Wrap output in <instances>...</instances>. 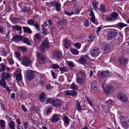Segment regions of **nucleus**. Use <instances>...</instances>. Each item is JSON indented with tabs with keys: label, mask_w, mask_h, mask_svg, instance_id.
Segmentation results:
<instances>
[{
	"label": "nucleus",
	"mask_w": 129,
	"mask_h": 129,
	"mask_svg": "<svg viewBox=\"0 0 129 129\" xmlns=\"http://www.w3.org/2000/svg\"><path fill=\"white\" fill-rule=\"evenodd\" d=\"M76 81L80 85H83L87 81L86 75L85 71H80L77 74Z\"/></svg>",
	"instance_id": "nucleus-1"
},
{
	"label": "nucleus",
	"mask_w": 129,
	"mask_h": 129,
	"mask_svg": "<svg viewBox=\"0 0 129 129\" xmlns=\"http://www.w3.org/2000/svg\"><path fill=\"white\" fill-rule=\"evenodd\" d=\"M11 41H14L16 42L22 41L23 43L26 44L28 45H29L30 44V41L27 38L20 35L13 37L11 39Z\"/></svg>",
	"instance_id": "nucleus-2"
},
{
	"label": "nucleus",
	"mask_w": 129,
	"mask_h": 129,
	"mask_svg": "<svg viewBox=\"0 0 129 129\" xmlns=\"http://www.w3.org/2000/svg\"><path fill=\"white\" fill-rule=\"evenodd\" d=\"M49 43L48 38H46L39 47L38 51L42 52L44 51L45 49L49 47Z\"/></svg>",
	"instance_id": "nucleus-3"
},
{
	"label": "nucleus",
	"mask_w": 129,
	"mask_h": 129,
	"mask_svg": "<svg viewBox=\"0 0 129 129\" xmlns=\"http://www.w3.org/2000/svg\"><path fill=\"white\" fill-rule=\"evenodd\" d=\"M46 101L47 103H51L55 107H59L62 104L61 101L57 98H49L47 99Z\"/></svg>",
	"instance_id": "nucleus-4"
},
{
	"label": "nucleus",
	"mask_w": 129,
	"mask_h": 129,
	"mask_svg": "<svg viewBox=\"0 0 129 129\" xmlns=\"http://www.w3.org/2000/svg\"><path fill=\"white\" fill-rule=\"evenodd\" d=\"M102 87L104 92L107 95H109L110 93L111 94L114 90L113 87L107 85L106 84H104Z\"/></svg>",
	"instance_id": "nucleus-5"
},
{
	"label": "nucleus",
	"mask_w": 129,
	"mask_h": 129,
	"mask_svg": "<svg viewBox=\"0 0 129 129\" xmlns=\"http://www.w3.org/2000/svg\"><path fill=\"white\" fill-rule=\"evenodd\" d=\"M117 34V32L114 30L109 31L106 36V40L109 41L112 40L116 37Z\"/></svg>",
	"instance_id": "nucleus-6"
},
{
	"label": "nucleus",
	"mask_w": 129,
	"mask_h": 129,
	"mask_svg": "<svg viewBox=\"0 0 129 129\" xmlns=\"http://www.w3.org/2000/svg\"><path fill=\"white\" fill-rule=\"evenodd\" d=\"M31 61L29 57L25 55L22 57L21 63L22 64L25 66H27L30 64Z\"/></svg>",
	"instance_id": "nucleus-7"
},
{
	"label": "nucleus",
	"mask_w": 129,
	"mask_h": 129,
	"mask_svg": "<svg viewBox=\"0 0 129 129\" xmlns=\"http://www.w3.org/2000/svg\"><path fill=\"white\" fill-rule=\"evenodd\" d=\"M116 97L119 100L122 102H126L128 100L127 96L122 93H119L117 94Z\"/></svg>",
	"instance_id": "nucleus-8"
},
{
	"label": "nucleus",
	"mask_w": 129,
	"mask_h": 129,
	"mask_svg": "<svg viewBox=\"0 0 129 129\" xmlns=\"http://www.w3.org/2000/svg\"><path fill=\"white\" fill-rule=\"evenodd\" d=\"M90 86V91L92 93H95L98 88V84L96 81H92L91 82Z\"/></svg>",
	"instance_id": "nucleus-9"
},
{
	"label": "nucleus",
	"mask_w": 129,
	"mask_h": 129,
	"mask_svg": "<svg viewBox=\"0 0 129 129\" xmlns=\"http://www.w3.org/2000/svg\"><path fill=\"white\" fill-rule=\"evenodd\" d=\"M54 58L57 60H60L62 58V56L60 52L57 50H55L53 53Z\"/></svg>",
	"instance_id": "nucleus-10"
},
{
	"label": "nucleus",
	"mask_w": 129,
	"mask_h": 129,
	"mask_svg": "<svg viewBox=\"0 0 129 129\" xmlns=\"http://www.w3.org/2000/svg\"><path fill=\"white\" fill-rule=\"evenodd\" d=\"M100 52L99 48L95 47L90 50V54L92 56L96 57L99 55Z\"/></svg>",
	"instance_id": "nucleus-11"
},
{
	"label": "nucleus",
	"mask_w": 129,
	"mask_h": 129,
	"mask_svg": "<svg viewBox=\"0 0 129 129\" xmlns=\"http://www.w3.org/2000/svg\"><path fill=\"white\" fill-rule=\"evenodd\" d=\"M26 76L27 80L28 81H30L34 78V76L33 71L30 70L27 71Z\"/></svg>",
	"instance_id": "nucleus-12"
},
{
	"label": "nucleus",
	"mask_w": 129,
	"mask_h": 129,
	"mask_svg": "<svg viewBox=\"0 0 129 129\" xmlns=\"http://www.w3.org/2000/svg\"><path fill=\"white\" fill-rule=\"evenodd\" d=\"M100 77L102 78H106L109 77L112 75V73L108 70L102 72L100 73Z\"/></svg>",
	"instance_id": "nucleus-13"
},
{
	"label": "nucleus",
	"mask_w": 129,
	"mask_h": 129,
	"mask_svg": "<svg viewBox=\"0 0 129 129\" xmlns=\"http://www.w3.org/2000/svg\"><path fill=\"white\" fill-rule=\"evenodd\" d=\"M38 53V61L39 63L40 64H44L45 61V59L44 55L42 53Z\"/></svg>",
	"instance_id": "nucleus-14"
},
{
	"label": "nucleus",
	"mask_w": 129,
	"mask_h": 129,
	"mask_svg": "<svg viewBox=\"0 0 129 129\" xmlns=\"http://www.w3.org/2000/svg\"><path fill=\"white\" fill-rule=\"evenodd\" d=\"M15 75L16 77V80L18 81L22 80V76L21 73V70H17L16 72H15Z\"/></svg>",
	"instance_id": "nucleus-15"
},
{
	"label": "nucleus",
	"mask_w": 129,
	"mask_h": 129,
	"mask_svg": "<svg viewBox=\"0 0 129 129\" xmlns=\"http://www.w3.org/2000/svg\"><path fill=\"white\" fill-rule=\"evenodd\" d=\"M1 77L4 79L8 80L11 78V74L8 72H3Z\"/></svg>",
	"instance_id": "nucleus-16"
},
{
	"label": "nucleus",
	"mask_w": 129,
	"mask_h": 129,
	"mask_svg": "<svg viewBox=\"0 0 129 129\" xmlns=\"http://www.w3.org/2000/svg\"><path fill=\"white\" fill-rule=\"evenodd\" d=\"M61 117V116L58 114H54L52 118L51 121L55 122L59 120Z\"/></svg>",
	"instance_id": "nucleus-17"
},
{
	"label": "nucleus",
	"mask_w": 129,
	"mask_h": 129,
	"mask_svg": "<svg viewBox=\"0 0 129 129\" xmlns=\"http://www.w3.org/2000/svg\"><path fill=\"white\" fill-rule=\"evenodd\" d=\"M89 58L87 56H83L79 60V62L81 63L85 64L87 63V61L88 60Z\"/></svg>",
	"instance_id": "nucleus-18"
},
{
	"label": "nucleus",
	"mask_w": 129,
	"mask_h": 129,
	"mask_svg": "<svg viewBox=\"0 0 129 129\" xmlns=\"http://www.w3.org/2000/svg\"><path fill=\"white\" fill-rule=\"evenodd\" d=\"M127 59L123 56H120L118 59V62L121 64L126 63L127 62Z\"/></svg>",
	"instance_id": "nucleus-19"
},
{
	"label": "nucleus",
	"mask_w": 129,
	"mask_h": 129,
	"mask_svg": "<svg viewBox=\"0 0 129 129\" xmlns=\"http://www.w3.org/2000/svg\"><path fill=\"white\" fill-rule=\"evenodd\" d=\"M41 36L39 33H37L35 35L34 37V39L35 41H39L41 40Z\"/></svg>",
	"instance_id": "nucleus-20"
},
{
	"label": "nucleus",
	"mask_w": 129,
	"mask_h": 129,
	"mask_svg": "<svg viewBox=\"0 0 129 129\" xmlns=\"http://www.w3.org/2000/svg\"><path fill=\"white\" fill-rule=\"evenodd\" d=\"M65 13L67 15L70 16L73 15L74 14H79L80 13V11L78 9H77L75 11H72L71 12L66 11Z\"/></svg>",
	"instance_id": "nucleus-21"
},
{
	"label": "nucleus",
	"mask_w": 129,
	"mask_h": 129,
	"mask_svg": "<svg viewBox=\"0 0 129 129\" xmlns=\"http://www.w3.org/2000/svg\"><path fill=\"white\" fill-rule=\"evenodd\" d=\"M24 32L25 33H28L30 34L32 33V31L31 29L28 27L24 26L23 27Z\"/></svg>",
	"instance_id": "nucleus-22"
},
{
	"label": "nucleus",
	"mask_w": 129,
	"mask_h": 129,
	"mask_svg": "<svg viewBox=\"0 0 129 129\" xmlns=\"http://www.w3.org/2000/svg\"><path fill=\"white\" fill-rule=\"evenodd\" d=\"M63 44L65 47L67 48L70 46V44L69 40H65L63 42Z\"/></svg>",
	"instance_id": "nucleus-23"
},
{
	"label": "nucleus",
	"mask_w": 129,
	"mask_h": 129,
	"mask_svg": "<svg viewBox=\"0 0 129 129\" xmlns=\"http://www.w3.org/2000/svg\"><path fill=\"white\" fill-rule=\"evenodd\" d=\"M45 95V93L44 92L42 93L39 95V97L40 99V100L41 102H43L45 101V99L44 97Z\"/></svg>",
	"instance_id": "nucleus-24"
},
{
	"label": "nucleus",
	"mask_w": 129,
	"mask_h": 129,
	"mask_svg": "<svg viewBox=\"0 0 129 129\" xmlns=\"http://www.w3.org/2000/svg\"><path fill=\"white\" fill-rule=\"evenodd\" d=\"M12 29L15 31H21V30L22 28L21 26L17 25H13L12 26Z\"/></svg>",
	"instance_id": "nucleus-25"
},
{
	"label": "nucleus",
	"mask_w": 129,
	"mask_h": 129,
	"mask_svg": "<svg viewBox=\"0 0 129 129\" xmlns=\"http://www.w3.org/2000/svg\"><path fill=\"white\" fill-rule=\"evenodd\" d=\"M76 108L78 111H80L81 109V107L80 105V102L78 100L76 101Z\"/></svg>",
	"instance_id": "nucleus-26"
},
{
	"label": "nucleus",
	"mask_w": 129,
	"mask_h": 129,
	"mask_svg": "<svg viewBox=\"0 0 129 129\" xmlns=\"http://www.w3.org/2000/svg\"><path fill=\"white\" fill-rule=\"evenodd\" d=\"M6 84L5 79L2 78L0 81V85L3 88H4L6 87Z\"/></svg>",
	"instance_id": "nucleus-27"
},
{
	"label": "nucleus",
	"mask_w": 129,
	"mask_h": 129,
	"mask_svg": "<svg viewBox=\"0 0 129 129\" xmlns=\"http://www.w3.org/2000/svg\"><path fill=\"white\" fill-rule=\"evenodd\" d=\"M105 51H110V46L108 44H106L105 43H103Z\"/></svg>",
	"instance_id": "nucleus-28"
},
{
	"label": "nucleus",
	"mask_w": 129,
	"mask_h": 129,
	"mask_svg": "<svg viewBox=\"0 0 129 129\" xmlns=\"http://www.w3.org/2000/svg\"><path fill=\"white\" fill-rule=\"evenodd\" d=\"M9 127L11 129H15V123L12 121H10V123L9 124Z\"/></svg>",
	"instance_id": "nucleus-29"
},
{
	"label": "nucleus",
	"mask_w": 129,
	"mask_h": 129,
	"mask_svg": "<svg viewBox=\"0 0 129 129\" xmlns=\"http://www.w3.org/2000/svg\"><path fill=\"white\" fill-rule=\"evenodd\" d=\"M55 6L56 7V11L58 12L60 11V9L61 5L59 3L57 2L55 5Z\"/></svg>",
	"instance_id": "nucleus-30"
},
{
	"label": "nucleus",
	"mask_w": 129,
	"mask_h": 129,
	"mask_svg": "<svg viewBox=\"0 0 129 129\" xmlns=\"http://www.w3.org/2000/svg\"><path fill=\"white\" fill-rule=\"evenodd\" d=\"M20 19V18H19L15 17L12 18L11 19V21L13 23H16Z\"/></svg>",
	"instance_id": "nucleus-31"
},
{
	"label": "nucleus",
	"mask_w": 129,
	"mask_h": 129,
	"mask_svg": "<svg viewBox=\"0 0 129 129\" xmlns=\"http://www.w3.org/2000/svg\"><path fill=\"white\" fill-rule=\"evenodd\" d=\"M71 52L75 55H77L79 53L78 51L76 49L72 48L71 50Z\"/></svg>",
	"instance_id": "nucleus-32"
},
{
	"label": "nucleus",
	"mask_w": 129,
	"mask_h": 129,
	"mask_svg": "<svg viewBox=\"0 0 129 129\" xmlns=\"http://www.w3.org/2000/svg\"><path fill=\"white\" fill-rule=\"evenodd\" d=\"M18 50L22 52H24L27 50V49L24 46L20 47L18 48Z\"/></svg>",
	"instance_id": "nucleus-33"
},
{
	"label": "nucleus",
	"mask_w": 129,
	"mask_h": 129,
	"mask_svg": "<svg viewBox=\"0 0 129 129\" xmlns=\"http://www.w3.org/2000/svg\"><path fill=\"white\" fill-rule=\"evenodd\" d=\"M0 66H1L0 67L1 69L0 70V72L4 71L6 69V66L3 63H2L0 64Z\"/></svg>",
	"instance_id": "nucleus-34"
},
{
	"label": "nucleus",
	"mask_w": 129,
	"mask_h": 129,
	"mask_svg": "<svg viewBox=\"0 0 129 129\" xmlns=\"http://www.w3.org/2000/svg\"><path fill=\"white\" fill-rule=\"evenodd\" d=\"M111 16L114 20L117 19V18L118 16V14L116 12H113L111 15Z\"/></svg>",
	"instance_id": "nucleus-35"
},
{
	"label": "nucleus",
	"mask_w": 129,
	"mask_h": 129,
	"mask_svg": "<svg viewBox=\"0 0 129 129\" xmlns=\"http://www.w3.org/2000/svg\"><path fill=\"white\" fill-rule=\"evenodd\" d=\"M100 9L101 11L102 12L104 13L106 12L105 7L102 4H101Z\"/></svg>",
	"instance_id": "nucleus-36"
},
{
	"label": "nucleus",
	"mask_w": 129,
	"mask_h": 129,
	"mask_svg": "<svg viewBox=\"0 0 129 129\" xmlns=\"http://www.w3.org/2000/svg\"><path fill=\"white\" fill-rule=\"evenodd\" d=\"M117 26L120 28H122L126 26L127 25L122 22H120L117 24Z\"/></svg>",
	"instance_id": "nucleus-37"
},
{
	"label": "nucleus",
	"mask_w": 129,
	"mask_h": 129,
	"mask_svg": "<svg viewBox=\"0 0 129 129\" xmlns=\"http://www.w3.org/2000/svg\"><path fill=\"white\" fill-rule=\"evenodd\" d=\"M107 105L109 108H110L112 105L113 101L111 100H109L106 101Z\"/></svg>",
	"instance_id": "nucleus-38"
},
{
	"label": "nucleus",
	"mask_w": 129,
	"mask_h": 129,
	"mask_svg": "<svg viewBox=\"0 0 129 129\" xmlns=\"http://www.w3.org/2000/svg\"><path fill=\"white\" fill-rule=\"evenodd\" d=\"M20 7H22V12H27L29 11V8H27V7L25 6H23V7H22V6H20Z\"/></svg>",
	"instance_id": "nucleus-39"
},
{
	"label": "nucleus",
	"mask_w": 129,
	"mask_h": 129,
	"mask_svg": "<svg viewBox=\"0 0 129 129\" xmlns=\"http://www.w3.org/2000/svg\"><path fill=\"white\" fill-rule=\"evenodd\" d=\"M51 67L53 69H58L60 68L59 66L57 64H52L51 65Z\"/></svg>",
	"instance_id": "nucleus-40"
},
{
	"label": "nucleus",
	"mask_w": 129,
	"mask_h": 129,
	"mask_svg": "<svg viewBox=\"0 0 129 129\" xmlns=\"http://www.w3.org/2000/svg\"><path fill=\"white\" fill-rule=\"evenodd\" d=\"M35 21L33 19L28 20L27 22V23L29 25H32L35 23Z\"/></svg>",
	"instance_id": "nucleus-41"
},
{
	"label": "nucleus",
	"mask_w": 129,
	"mask_h": 129,
	"mask_svg": "<svg viewBox=\"0 0 129 129\" xmlns=\"http://www.w3.org/2000/svg\"><path fill=\"white\" fill-rule=\"evenodd\" d=\"M98 4V2L97 1H94L93 2V6L94 7L95 10H97L99 9L97 7V5Z\"/></svg>",
	"instance_id": "nucleus-42"
},
{
	"label": "nucleus",
	"mask_w": 129,
	"mask_h": 129,
	"mask_svg": "<svg viewBox=\"0 0 129 129\" xmlns=\"http://www.w3.org/2000/svg\"><path fill=\"white\" fill-rule=\"evenodd\" d=\"M88 38L89 39L88 40V41L89 42H92L95 38V37L92 35H90L89 36Z\"/></svg>",
	"instance_id": "nucleus-43"
},
{
	"label": "nucleus",
	"mask_w": 129,
	"mask_h": 129,
	"mask_svg": "<svg viewBox=\"0 0 129 129\" xmlns=\"http://www.w3.org/2000/svg\"><path fill=\"white\" fill-rule=\"evenodd\" d=\"M60 71L61 72H66L68 70L67 68L65 67H61L59 69Z\"/></svg>",
	"instance_id": "nucleus-44"
},
{
	"label": "nucleus",
	"mask_w": 129,
	"mask_h": 129,
	"mask_svg": "<svg viewBox=\"0 0 129 129\" xmlns=\"http://www.w3.org/2000/svg\"><path fill=\"white\" fill-rule=\"evenodd\" d=\"M42 30L43 34L45 35L48 34V33L46 29L43 27H42Z\"/></svg>",
	"instance_id": "nucleus-45"
},
{
	"label": "nucleus",
	"mask_w": 129,
	"mask_h": 129,
	"mask_svg": "<svg viewBox=\"0 0 129 129\" xmlns=\"http://www.w3.org/2000/svg\"><path fill=\"white\" fill-rule=\"evenodd\" d=\"M63 119L65 123L68 124L69 123V119L67 116H64L63 117Z\"/></svg>",
	"instance_id": "nucleus-46"
},
{
	"label": "nucleus",
	"mask_w": 129,
	"mask_h": 129,
	"mask_svg": "<svg viewBox=\"0 0 129 129\" xmlns=\"http://www.w3.org/2000/svg\"><path fill=\"white\" fill-rule=\"evenodd\" d=\"M71 88L72 89L75 90L78 88V86L74 83H73L71 85Z\"/></svg>",
	"instance_id": "nucleus-47"
},
{
	"label": "nucleus",
	"mask_w": 129,
	"mask_h": 129,
	"mask_svg": "<svg viewBox=\"0 0 129 129\" xmlns=\"http://www.w3.org/2000/svg\"><path fill=\"white\" fill-rule=\"evenodd\" d=\"M7 59L9 63L10 64L12 65L14 64V62L12 58L8 57Z\"/></svg>",
	"instance_id": "nucleus-48"
},
{
	"label": "nucleus",
	"mask_w": 129,
	"mask_h": 129,
	"mask_svg": "<svg viewBox=\"0 0 129 129\" xmlns=\"http://www.w3.org/2000/svg\"><path fill=\"white\" fill-rule=\"evenodd\" d=\"M68 65L71 68L73 67H74V64L73 62L72 61H68L67 62Z\"/></svg>",
	"instance_id": "nucleus-49"
},
{
	"label": "nucleus",
	"mask_w": 129,
	"mask_h": 129,
	"mask_svg": "<svg viewBox=\"0 0 129 129\" xmlns=\"http://www.w3.org/2000/svg\"><path fill=\"white\" fill-rule=\"evenodd\" d=\"M70 95L72 96H74L77 94V92L74 90H71Z\"/></svg>",
	"instance_id": "nucleus-50"
},
{
	"label": "nucleus",
	"mask_w": 129,
	"mask_h": 129,
	"mask_svg": "<svg viewBox=\"0 0 129 129\" xmlns=\"http://www.w3.org/2000/svg\"><path fill=\"white\" fill-rule=\"evenodd\" d=\"M114 20L112 16H111L110 17H107V18L106 20L107 21L110 22L112 21H113Z\"/></svg>",
	"instance_id": "nucleus-51"
},
{
	"label": "nucleus",
	"mask_w": 129,
	"mask_h": 129,
	"mask_svg": "<svg viewBox=\"0 0 129 129\" xmlns=\"http://www.w3.org/2000/svg\"><path fill=\"white\" fill-rule=\"evenodd\" d=\"M52 109V108L51 107H48L46 111V114L47 115L49 114L51 112V110Z\"/></svg>",
	"instance_id": "nucleus-52"
},
{
	"label": "nucleus",
	"mask_w": 129,
	"mask_h": 129,
	"mask_svg": "<svg viewBox=\"0 0 129 129\" xmlns=\"http://www.w3.org/2000/svg\"><path fill=\"white\" fill-rule=\"evenodd\" d=\"M14 53L16 58H19L21 54L19 52H15Z\"/></svg>",
	"instance_id": "nucleus-53"
},
{
	"label": "nucleus",
	"mask_w": 129,
	"mask_h": 129,
	"mask_svg": "<svg viewBox=\"0 0 129 129\" xmlns=\"http://www.w3.org/2000/svg\"><path fill=\"white\" fill-rule=\"evenodd\" d=\"M89 22L88 21L86 20L84 22V25L86 27H87L89 26Z\"/></svg>",
	"instance_id": "nucleus-54"
},
{
	"label": "nucleus",
	"mask_w": 129,
	"mask_h": 129,
	"mask_svg": "<svg viewBox=\"0 0 129 129\" xmlns=\"http://www.w3.org/2000/svg\"><path fill=\"white\" fill-rule=\"evenodd\" d=\"M65 94L67 95H70L71 90H67L64 91Z\"/></svg>",
	"instance_id": "nucleus-55"
},
{
	"label": "nucleus",
	"mask_w": 129,
	"mask_h": 129,
	"mask_svg": "<svg viewBox=\"0 0 129 129\" xmlns=\"http://www.w3.org/2000/svg\"><path fill=\"white\" fill-rule=\"evenodd\" d=\"M53 87L51 86L50 84L48 85L46 87V89L47 90H50Z\"/></svg>",
	"instance_id": "nucleus-56"
},
{
	"label": "nucleus",
	"mask_w": 129,
	"mask_h": 129,
	"mask_svg": "<svg viewBox=\"0 0 129 129\" xmlns=\"http://www.w3.org/2000/svg\"><path fill=\"white\" fill-rule=\"evenodd\" d=\"M75 46L78 49H79L81 47V44L79 43H76L75 44Z\"/></svg>",
	"instance_id": "nucleus-57"
},
{
	"label": "nucleus",
	"mask_w": 129,
	"mask_h": 129,
	"mask_svg": "<svg viewBox=\"0 0 129 129\" xmlns=\"http://www.w3.org/2000/svg\"><path fill=\"white\" fill-rule=\"evenodd\" d=\"M57 2L55 1H54L53 2H50L49 3V4L52 6H53V5L55 6Z\"/></svg>",
	"instance_id": "nucleus-58"
},
{
	"label": "nucleus",
	"mask_w": 129,
	"mask_h": 129,
	"mask_svg": "<svg viewBox=\"0 0 129 129\" xmlns=\"http://www.w3.org/2000/svg\"><path fill=\"white\" fill-rule=\"evenodd\" d=\"M5 28L2 26H0V33L2 34L3 33V30Z\"/></svg>",
	"instance_id": "nucleus-59"
},
{
	"label": "nucleus",
	"mask_w": 129,
	"mask_h": 129,
	"mask_svg": "<svg viewBox=\"0 0 129 129\" xmlns=\"http://www.w3.org/2000/svg\"><path fill=\"white\" fill-rule=\"evenodd\" d=\"M23 124L24 129H26L28 125V123L27 122H24Z\"/></svg>",
	"instance_id": "nucleus-60"
},
{
	"label": "nucleus",
	"mask_w": 129,
	"mask_h": 129,
	"mask_svg": "<svg viewBox=\"0 0 129 129\" xmlns=\"http://www.w3.org/2000/svg\"><path fill=\"white\" fill-rule=\"evenodd\" d=\"M44 84V80H41L39 83V84L40 85L43 86Z\"/></svg>",
	"instance_id": "nucleus-61"
},
{
	"label": "nucleus",
	"mask_w": 129,
	"mask_h": 129,
	"mask_svg": "<svg viewBox=\"0 0 129 129\" xmlns=\"http://www.w3.org/2000/svg\"><path fill=\"white\" fill-rule=\"evenodd\" d=\"M51 73L52 76L53 77V78L54 79H56V75L55 73L54 72H53L52 71H51Z\"/></svg>",
	"instance_id": "nucleus-62"
},
{
	"label": "nucleus",
	"mask_w": 129,
	"mask_h": 129,
	"mask_svg": "<svg viewBox=\"0 0 129 129\" xmlns=\"http://www.w3.org/2000/svg\"><path fill=\"white\" fill-rule=\"evenodd\" d=\"M90 20L93 23L95 22V16H93L90 18Z\"/></svg>",
	"instance_id": "nucleus-63"
},
{
	"label": "nucleus",
	"mask_w": 129,
	"mask_h": 129,
	"mask_svg": "<svg viewBox=\"0 0 129 129\" xmlns=\"http://www.w3.org/2000/svg\"><path fill=\"white\" fill-rule=\"evenodd\" d=\"M22 109L24 112H26L27 109L23 105H22L21 106Z\"/></svg>",
	"instance_id": "nucleus-64"
}]
</instances>
